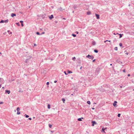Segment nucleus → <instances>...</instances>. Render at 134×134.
Segmentation results:
<instances>
[{"label": "nucleus", "instance_id": "obj_32", "mask_svg": "<svg viewBox=\"0 0 134 134\" xmlns=\"http://www.w3.org/2000/svg\"><path fill=\"white\" fill-rule=\"evenodd\" d=\"M119 45L120 46V47H121V46H122V44L121 43H119Z\"/></svg>", "mask_w": 134, "mask_h": 134}, {"label": "nucleus", "instance_id": "obj_11", "mask_svg": "<svg viewBox=\"0 0 134 134\" xmlns=\"http://www.w3.org/2000/svg\"><path fill=\"white\" fill-rule=\"evenodd\" d=\"M3 81L4 80L2 78H0V83L3 82Z\"/></svg>", "mask_w": 134, "mask_h": 134}, {"label": "nucleus", "instance_id": "obj_49", "mask_svg": "<svg viewBox=\"0 0 134 134\" xmlns=\"http://www.w3.org/2000/svg\"><path fill=\"white\" fill-rule=\"evenodd\" d=\"M123 72H125V69H124V70H123Z\"/></svg>", "mask_w": 134, "mask_h": 134}, {"label": "nucleus", "instance_id": "obj_58", "mask_svg": "<svg viewBox=\"0 0 134 134\" xmlns=\"http://www.w3.org/2000/svg\"><path fill=\"white\" fill-rule=\"evenodd\" d=\"M71 96H73V95H74V94H71Z\"/></svg>", "mask_w": 134, "mask_h": 134}, {"label": "nucleus", "instance_id": "obj_64", "mask_svg": "<svg viewBox=\"0 0 134 134\" xmlns=\"http://www.w3.org/2000/svg\"><path fill=\"white\" fill-rule=\"evenodd\" d=\"M3 34H4L5 35V33H4Z\"/></svg>", "mask_w": 134, "mask_h": 134}, {"label": "nucleus", "instance_id": "obj_15", "mask_svg": "<svg viewBox=\"0 0 134 134\" xmlns=\"http://www.w3.org/2000/svg\"><path fill=\"white\" fill-rule=\"evenodd\" d=\"M31 58V56H29V57H27V59H26V60H28V59H30V58Z\"/></svg>", "mask_w": 134, "mask_h": 134}, {"label": "nucleus", "instance_id": "obj_4", "mask_svg": "<svg viewBox=\"0 0 134 134\" xmlns=\"http://www.w3.org/2000/svg\"><path fill=\"white\" fill-rule=\"evenodd\" d=\"M91 123H92V126H94V125L97 124V123L95 121H92Z\"/></svg>", "mask_w": 134, "mask_h": 134}, {"label": "nucleus", "instance_id": "obj_31", "mask_svg": "<svg viewBox=\"0 0 134 134\" xmlns=\"http://www.w3.org/2000/svg\"><path fill=\"white\" fill-rule=\"evenodd\" d=\"M19 92H23V91L21 90V89H20V88L19 89Z\"/></svg>", "mask_w": 134, "mask_h": 134}, {"label": "nucleus", "instance_id": "obj_61", "mask_svg": "<svg viewBox=\"0 0 134 134\" xmlns=\"http://www.w3.org/2000/svg\"><path fill=\"white\" fill-rule=\"evenodd\" d=\"M110 65H112V64H110Z\"/></svg>", "mask_w": 134, "mask_h": 134}, {"label": "nucleus", "instance_id": "obj_22", "mask_svg": "<svg viewBox=\"0 0 134 134\" xmlns=\"http://www.w3.org/2000/svg\"><path fill=\"white\" fill-rule=\"evenodd\" d=\"M62 100L63 101V103H64V102L65 101V99L64 98H62Z\"/></svg>", "mask_w": 134, "mask_h": 134}, {"label": "nucleus", "instance_id": "obj_13", "mask_svg": "<svg viewBox=\"0 0 134 134\" xmlns=\"http://www.w3.org/2000/svg\"><path fill=\"white\" fill-rule=\"evenodd\" d=\"M107 129V128H104L103 127L102 129V131L103 132H104V133H105V131H104V130H105Z\"/></svg>", "mask_w": 134, "mask_h": 134}, {"label": "nucleus", "instance_id": "obj_8", "mask_svg": "<svg viewBox=\"0 0 134 134\" xmlns=\"http://www.w3.org/2000/svg\"><path fill=\"white\" fill-rule=\"evenodd\" d=\"M5 92L6 93H7L8 94H9L10 93V91L9 90H5Z\"/></svg>", "mask_w": 134, "mask_h": 134}, {"label": "nucleus", "instance_id": "obj_52", "mask_svg": "<svg viewBox=\"0 0 134 134\" xmlns=\"http://www.w3.org/2000/svg\"><path fill=\"white\" fill-rule=\"evenodd\" d=\"M92 109H93V110H94V108H92Z\"/></svg>", "mask_w": 134, "mask_h": 134}, {"label": "nucleus", "instance_id": "obj_33", "mask_svg": "<svg viewBox=\"0 0 134 134\" xmlns=\"http://www.w3.org/2000/svg\"><path fill=\"white\" fill-rule=\"evenodd\" d=\"M120 114H118V117H120Z\"/></svg>", "mask_w": 134, "mask_h": 134}, {"label": "nucleus", "instance_id": "obj_42", "mask_svg": "<svg viewBox=\"0 0 134 134\" xmlns=\"http://www.w3.org/2000/svg\"><path fill=\"white\" fill-rule=\"evenodd\" d=\"M3 103V102H0V104H1Z\"/></svg>", "mask_w": 134, "mask_h": 134}, {"label": "nucleus", "instance_id": "obj_5", "mask_svg": "<svg viewBox=\"0 0 134 134\" xmlns=\"http://www.w3.org/2000/svg\"><path fill=\"white\" fill-rule=\"evenodd\" d=\"M95 15L96 17V18L97 19H99V15L98 14H95Z\"/></svg>", "mask_w": 134, "mask_h": 134}, {"label": "nucleus", "instance_id": "obj_59", "mask_svg": "<svg viewBox=\"0 0 134 134\" xmlns=\"http://www.w3.org/2000/svg\"><path fill=\"white\" fill-rule=\"evenodd\" d=\"M12 33L11 32H10V34H12Z\"/></svg>", "mask_w": 134, "mask_h": 134}, {"label": "nucleus", "instance_id": "obj_23", "mask_svg": "<svg viewBox=\"0 0 134 134\" xmlns=\"http://www.w3.org/2000/svg\"><path fill=\"white\" fill-rule=\"evenodd\" d=\"M72 35L74 37H75L76 36V35L73 34H72Z\"/></svg>", "mask_w": 134, "mask_h": 134}, {"label": "nucleus", "instance_id": "obj_29", "mask_svg": "<svg viewBox=\"0 0 134 134\" xmlns=\"http://www.w3.org/2000/svg\"><path fill=\"white\" fill-rule=\"evenodd\" d=\"M49 127H50V128H51L52 127V125L51 124H49Z\"/></svg>", "mask_w": 134, "mask_h": 134}, {"label": "nucleus", "instance_id": "obj_30", "mask_svg": "<svg viewBox=\"0 0 134 134\" xmlns=\"http://www.w3.org/2000/svg\"><path fill=\"white\" fill-rule=\"evenodd\" d=\"M16 24L18 26H20V25L19 24V23H16Z\"/></svg>", "mask_w": 134, "mask_h": 134}, {"label": "nucleus", "instance_id": "obj_45", "mask_svg": "<svg viewBox=\"0 0 134 134\" xmlns=\"http://www.w3.org/2000/svg\"><path fill=\"white\" fill-rule=\"evenodd\" d=\"M95 60H95V59H94V60H93V61H92L93 62H94L95 61Z\"/></svg>", "mask_w": 134, "mask_h": 134}, {"label": "nucleus", "instance_id": "obj_56", "mask_svg": "<svg viewBox=\"0 0 134 134\" xmlns=\"http://www.w3.org/2000/svg\"><path fill=\"white\" fill-rule=\"evenodd\" d=\"M7 31H8V32H10V31H9V30H8Z\"/></svg>", "mask_w": 134, "mask_h": 134}, {"label": "nucleus", "instance_id": "obj_34", "mask_svg": "<svg viewBox=\"0 0 134 134\" xmlns=\"http://www.w3.org/2000/svg\"><path fill=\"white\" fill-rule=\"evenodd\" d=\"M75 59L76 58L75 57L72 58V60H74V61L75 60Z\"/></svg>", "mask_w": 134, "mask_h": 134}, {"label": "nucleus", "instance_id": "obj_44", "mask_svg": "<svg viewBox=\"0 0 134 134\" xmlns=\"http://www.w3.org/2000/svg\"><path fill=\"white\" fill-rule=\"evenodd\" d=\"M29 119L30 120H31L32 119V118H29Z\"/></svg>", "mask_w": 134, "mask_h": 134}, {"label": "nucleus", "instance_id": "obj_54", "mask_svg": "<svg viewBox=\"0 0 134 134\" xmlns=\"http://www.w3.org/2000/svg\"><path fill=\"white\" fill-rule=\"evenodd\" d=\"M119 60H116V62H118H118H119Z\"/></svg>", "mask_w": 134, "mask_h": 134}, {"label": "nucleus", "instance_id": "obj_10", "mask_svg": "<svg viewBox=\"0 0 134 134\" xmlns=\"http://www.w3.org/2000/svg\"><path fill=\"white\" fill-rule=\"evenodd\" d=\"M53 15H51L50 16H49V18L50 19H52V18H53Z\"/></svg>", "mask_w": 134, "mask_h": 134}, {"label": "nucleus", "instance_id": "obj_1", "mask_svg": "<svg viewBox=\"0 0 134 134\" xmlns=\"http://www.w3.org/2000/svg\"><path fill=\"white\" fill-rule=\"evenodd\" d=\"M100 70V69L99 68H96V70L95 71L96 74L97 75H98L99 72Z\"/></svg>", "mask_w": 134, "mask_h": 134}, {"label": "nucleus", "instance_id": "obj_60", "mask_svg": "<svg viewBox=\"0 0 134 134\" xmlns=\"http://www.w3.org/2000/svg\"><path fill=\"white\" fill-rule=\"evenodd\" d=\"M27 61H25V62L27 63Z\"/></svg>", "mask_w": 134, "mask_h": 134}, {"label": "nucleus", "instance_id": "obj_27", "mask_svg": "<svg viewBox=\"0 0 134 134\" xmlns=\"http://www.w3.org/2000/svg\"><path fill=\"white\" fill-rule=\"evenodd\" d=\"M78 60H79V61L78 62L79 63H81V60H80V58H79L78 59Z\"/></svg>", "mask_w": 134, "mask_h": 134}, {"label": "nucleus", "instance_id": "obj_39", "mask_svg": "<svg viewBox=\"0 0 134 134\" xmlns=\"http://www.w3.org/2000/svg\"><path fill=\"white\" fill-rule=\"evenodd\" d=\"M59 10L60 11H62V8H61V7L60 8H59Z\"/></svg>", "mask_w": 134, "mask_h": 134}, {"label": "nucleus", "instance_id": "obj_6", "mask_svg": "<svg viewBox=\"0 0 134 134\" xmlns=\"http://www.w3.org/2000/svg\"><path fill=\"white\" fill-rule=\"evenodd\" d=\"M11 16L13 17L14 16H16V14L14 13H12L11 14Z\"/></svg>", "mask_w": 134, "mask_h": 134}, {"label": "nucleus", "instance_id": "obj_47", "mask_svg": "<svg viewBox=\"0 0 134 134\" xmlns=\"http://www.w3.org/2000/svg\"><path fill=\"white\" fill-rule=\"evenodd\" d=\"M128 54H129V53H127V52L126 53H125V54H126V55H127Z\"/></svg>", "mask_w": 134, "mask_h": 134}, {"label": "nucleus", "instance_id": "obj_50", "mask_svg": "<svg viewBox=\"0 0 134 134\" xmlns=\"http://www.w3.org/2000/svg\"><path fill=\"white\" fill-rule=\"evenodd\" d=\"M127 76H130V74H128L127 75Z\"/></svg>", "mask_w": 134, "mask_h": 134}, {"label": "nucleus", "instance_id": "obj_14", "mask_svg": "<svg viewBox=\"0 0 134 134\" xmlns=\"http://www.w3.org/2000/svg\"><path fill=\"white\" fill-rule=\"evenodd\" d=\"M68 73L70 74L72 73V72L71 71H69L68 70L67 71Z\"/></svg>", "mask_w": 134, "mask_h": 134}, {"label": "nucleus", "instance_id": "obj_37", "mask_svg": "<svg viewBox=\"0 0 134 134\" xmlns=\"http://www.w3.org/2000/svg\"><path fill=\"white\" fill-rule=\"evenodd\" d=\"M64 72L65 73V75H67L68 74H67L66 72L65 71H64Z\"/></svg>", "mask_w": 134, "mask_h": 134}, {"label": "nucleus", "instance_id": "obj_46", "mask_svg": "<svg viewBox=\"0 0 134 134\" xmlns=\"http://www.w3.org/2000/svg\"><path fill=\"white\" fill-rule=\"evenodd\" d=\"M21 25L22 26H23L24 25H23V23H21Z\"/></svg>", "mask_w": 134, "mask_h": 134}, {"label": "nucleus", "instance_id": "obj_41", "mask_svg": "<svg viewBox=\"0 0 134 134\" xmlns=\"http://www.w3.org/2000/svg\"><path fill=\"white\" fill-rule=\"evenodd\" d=\"M20 22L21 23H22L23 22V21L21 20L20 21Z\"/></svg>", "mask_w": 134, "mask_h": 134}, {"label": "nucleus", "instance_id": "obj_2", "mask_svg": "<svg viewBox=\"0 0 134 134\" xmlns=\"http://www.w3.org/2000/svg\"><path fill=\"white\" fill-rule=\"evenodd\" d=\"M86 57L89 59H91L92 60L94 58V57L93 55H90L89 54L86 56Z\"/></svg>", "mask_w": 134, "mask_h": 134}, {"label": "nucleus", "instance_id": "obj_63", "mask_svg": "<svg viewBox=\"0 0 134 134\" xmlns=\"http://www.w3.org/2000/svg\"><path fill=\"white\" fill-rule=\"evenodd\" d=\"M2 88H4V87H3Z\"/></svg>", "mask_w": 134, "mask_h": 134}, {"label": "nucleus", "instance_id": "obj_7", "mask_svg": "<svg viewBox=\"0 0 134 134\" xmlns=\"http://www.w3.org/2000/svg\"><path fill=\"white\" fill-rule=\"evenodd\" d=\"M117 102L116 101H115L114 102V103H113V105L114 106H115L116 105V103H117Z\"/></svg>", "mask_w": 134, "mask_h": 134}, {"label": "nucleus", "instance_id": "obj_36", "mask_svg": "<svg viewBox=\"0 0 134 134\" xmlns=\"http://www.w3.org/2000/svg\"><path fill=\"white\" fill-rule=\"evenodd\" d=\"M107 41H109V42H110V40L109 41V40H106V41H104V42L105 43V42H107Z\"/></svg>", "mask_w": 134, "mask_h": 134}, {"label": "nucleus", "instance_id": "obj_20", "mask_svg": "<svg viewBox=\"0 0 134 134\" xmlns=\"http://www.w3.org/2000/svg\"><path fill=\"white\" fill-rule=\"evenodd\" d=\"M87 103L89 104H90L91 102L90 101H87Z\"/></svg>", "mask_w": 134, "mask_h": 134}, {"label": "nucleus", "instance_id": "obj_16", "mask_svg": "<svg viewBox=\"0 0 134 134\" xmlns=\"http://www.w3.org/2000/svg\"><path fill=\"white\" fill-rule=\"evenodd\" d=\"M119 35V38H121L122 37L123 34H120Z\"/></svg>", "mask_w": 134, "mask_h": 134}, {"label": "nucleus", "instance_id": "obj_21", "mask_svg": "<svg viewBox=\"0 0 134 134\" xmlns=\"http://www.w3.org/2000/svg\"><path fill=\"white\" fill-rule=\"evenodd\" d=\"M24 115L26 118H28L29 117V116L28 115H27L26 114H25Z\"/></svg>", "mask_w": 134, "mask_h": 134}, {"label": "nucleus", "instance_id": "obj_3", "mask_svg": "<svg viewBox=\"0 0 134 134\" xmlns=\"http://www.w3.org/2000/svg\"><path fill=\"white\" fill-rule=\"evenodd\" d=\"M8 21V19H7L5 20H2L0 21V23H7Z\"/></svg>", "mask_w": 134, "mask_h": 134}, {"label": "nucleus", "instance_id": "obj_40", "mask_svg": "<svg viewBox=\"0 0 134 134\" xmlns=\"http://www.w3.org/2000/svg\"><path fill=\"white\" fill-rule=\"evenodd\" d=\"M46 84H47V85H49V82H47V83H46Z\"/></svg>", "mask_w": 134, "mask_h": 134}, {"label": "nucleus", "instance_id": "obj_18", "mask_svg": "<svg viewBox=\"0 0 134 134\" xmlns=\"http://www.w3.org/2000/svg\"><path fill=\"white\" fill-rule=\"evenodd\" d=\"M16 110H17V111H19L20 110V109L19 107H18L16 109Z\"/></svg>", "mask_w": 134, "mask_h": 134}, {"label": "nucleus", "instance_id": "obj_53", "mask_svg": "<svg viewBox=\"0 0 134 134\" xmlns=\"http://www.w3.org/2000/svg\"><path fill=\"white\" fill-rule=\"evenodd\" d=\"M34 45L35 46L36 45L35 44H34Z\"/></svg>", "mask_w": 134, "mask_h": 134}, {"label": "nucleus", "instance_id": "obj_17", "mask_svg": "<svg viewBox=\"0 0 134 134\" xmlns=\"http://www.w3.org/2000/svg\"><path fill=\"white\" fill-rule=\"evenodd\" d=\"M94 52L96 53H98V50H96V49H95L94 50Z\"/></svg>", "mask_w": 134, "mask_h": 134}, {"label": "nucleus", "instance_id": "obj_25", "mask_svg": "<svg viewBox=\"0 0 134 134\" xmlns=\"http://www.w3.org/2000/svg\"><path fill=\"white\" fill-rule=\"evenodd\" d=\"M87 15H90L91 14V13L90 12H87Z\"/></svg>", "mask_w": 134, "mask_h": 134}, {"label": "nucleus", "instance_id": "obj_26", "mask_svg": "<svg viewBox=\"0 0 134 134\" xmlns=\"http://www.w3.org/2000/svg\"><path fill=\"white\" fill-rule=\"evenodd\" d=\"M47 107H48V109H50V105L49 104H48V106H47Z\"/></svg>", "mask_w": 134, "mask_h": 134}, {"label": "nucleus", "instance_id": "obj_55", "mask_svg": "<svg viewBox=\"0 0 134 134\" xmlns=\"http://www.w3.org/2000/svg\"><path fill=\"white\" fill-rule=\"evenodd\" d=\"M44 32H43L42 34H44Z\"/></svg>", "mask_w": 134, "mask_h": 134}, {"label": "nucleus", "instance_id": "obj_28", "mask_svg": "<svg viewBox=\"0 0 134 134\" xmlns=\"http://www.w3.org/2000/svg\"><path fill=\"white\" fill-rule=\"evenodd\" d=\"M20 111H17V114L18 115L20 114Z\"/></svg>", "mask_w": 134, "mask_h": 134}, {"label": "nucleus", "instance_id": "obj_35", "mask_svg": "<svg viewBox=\"0 0 134 134\" xmlns=\"http://www.w3.org/2000/svg\"><path fill=\"white\" fill-rule=\"evenodd\" d=\"M36 34L37 35H40V34L39 32H37Z\"/></svg>", "mask_w": 134, "mask_h": 134}, {"label": "nucleus", "instance_id": "obj_43", "mask_svg": "<svg viewBox=\"0 0 134 134\" xmlns=\"http://www.w3.org/2000/svg\"><path fill=\"white\" fill-rule=\"evenodd\" d=\"M75 33H76L77 34H79V32L78 31H76Z\"/></svg>", "mask_w": 134, "mask_h": 134}, {"label": "nucleus", "instance_id": "obj_24", "mask_svg": "<svg viewBox=\"0 0 134 134\" xmlns=\"http://www.w3.org/2000/svg\"><path fill=\"white\" fill-rule=\"evenodd\" d=\"M114 49L116 51H117L118 50V47H115L114 48Z\"/></svg>", "mask_w": 134, "mask_h": 134}, {"label": "nucleus", "instance_id": "obj_62", "mask_svg": "<svg viewBox=\"0 0 134 134\" xmlns=\"http://www.w3.org/2000/svg\"><path fill=\"white\" fill-rule=\"evenodd\" d=\"M93 104H96V103H94Z\"/></svg>", "mask_w": 134, "mask_h": 134}, {"label": "nucleus", "instance_id": "obj_57", "mask_svg": "<svg viewBox=\"0 0 134 134\" xmlns=\"http://www.w3.org/2000/svg\"><path fill=\"white\" fill-rule=\"evenodd\" d=\"M1 85H0V88H1Z\"/></svg>", "mask_w": 134, "mask_h": 134}, {"label": "nucleus", "instance_id": "obj_12", "mask_svg": "<svg viewBox=\"0 0 134 134\" xmlns=\"http://www.w3.org/2000/svg\"><path fill=\"white\" fill-rule=\"evenodd\" d=\"M82 119H83V118H78V119H77V120L79 121H82Z\"/></svg>", "mask_w": 134, "mask_h": 134}, {"label": "nucleus", "instance_id": "obj_38", "mask_svg": "<svg viewBox=\"0 0 134 134\" xmlns=\"http://www.w3.org/2000/svg\"><path fill=\"white\" fill-rule=\"evenodd\" d=\"M118 63H119V64H122V62H121L120 61H119V62H118Z\"/></svg>", "mask_w": 134, "mask_h": 134}, {"label": "nucleus", "instance_id": "obj_48", "mask_svg": "<svg viewBox=\"0 0 134 134\" xmlns=\"http://www.w3.org/2000/svg\"><path fill=\"white\" fill-rule=\"evenodd\" d=\"M57 82V81H56V80H55V81H54V83H56V82Z\"/></svg>", "mask_w": 134, "mask_h": 134}, {"label": "nucleus", "instance_id": "obj_51", "mask_svg": "<svg viewBox=\"0 0 134 134\" xmlns=\"http://www.w3.org/2000/svg\"><path fill=\"white\" fill-rule=\"evenodd\" d=\"M82 69V66H81L80 68V70H81Z\"/></svg>", "mask_w": 134, "mask_h": 134}, {"label": "nucleus", "instance_id": "obj_9", "mask_svg": "<svg viewBox=\"0 0 134 134\" xmlns=\"http://www.w3.org/2000/svg\"><path fill=\"white\" fill-rule=\"evenodd\" d=\"M77 7V5H73V7L74 9H76Z\"/></svg>", "mask_w": 134, "mask_h": 134}, {"label": "nucleus", "instance_id": "obj_19", "mask_svg": "<svg viewBox=\"0 0 134 134\" xmlns=\"http://www.w3.org/2000/svg\"><path fill=\"white\" fill-rule=\"evenodd\" d=\"M96 44V42L94 41L92 43V44L93 45H94Z\"/></svg>", "mask_w": 134, "mask_h": 134}]
</instances>
